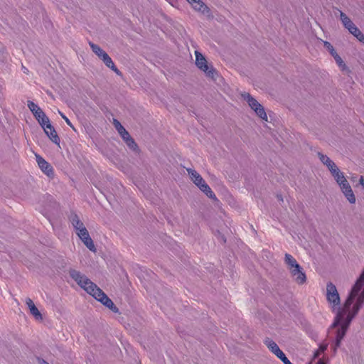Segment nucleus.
Here are the masks:
<instances>
[{
  "instance_id": "4",
  "label": "nucleus",
  "mask_w": 364,
  "mask_h": 364,
  "mask_svg": "<svg viewBox=\"0 0 364 364\" xmlns=\"http://www.w3.org/2000/svg\"><path fill=\"white\" fill-rule=\"evenodd\" d=\"M241 96L258 117L264 122H268V117L264 107L255 98L247 92L242 93Z\"/></svg>"
},
{
  "instance_id": "28",
  "label": "nucleus",
  "mask_w": 364,
  "mask_h": 364,
  "mask_svg": "<svg viewBox=\"0 0 364 364\" xmlns=\"http://www.w3.org/2000/svg\"><path fill=\"white\" fill-rule=\"evenodd\" d=\"M58 113L62 117V118L65 121L66 124L68 126H70L73 129L75 130V128H74L73 125L72 124V123L70 122V121L69 120V119L59 110H58Z\"/></svg>"
},
{
  "instance_id": "16",
  "label": "nucleus",
  "mask_w": 364,
  "mask_h": 364,
  "mask_svg": "<svg viewBox=\"0 0 364 364\" xmlns=\"http://www.w3.org/2000/svg\"><path fill=\"white\" fill-rule=\"evenodd\" d=\"M284 262L288 271L290 269L293 267H296V266L299 265V263L297 262L296 259L292 255L288 253H286L284 255Z\"/></svg>"
},
{
  "instance_id": "25",
  "label": "nucleus",
  "mask_w": 364,
  "mask_h": 364,
  "mask_svg": "<svg viewBox=\"0 0 364 364\" xmlns=\"http://www.w3.org/2000/svg\"><path fill=\"white\" fill-rule=\"evenodd\" d=\"M323 44L325 48L330 53L331 55L336 53L333 46L329 42L323 41Z\"/></svg>"
},
{
  "instance_id": "14",
  "label": "nucleus",
  "mask_w": 364,
  "mask_h": 364,
  "mask_svg": "<svg viewBox=\"0 0 364 364\" xmlns=\"http://www.w3.org/2000/svg\"><path fill=\"white\" fill-rule=\"evenodd\" d=\"M26 304L28 306V309L30 310L31 314L36 319L41 320L42 319V316H41L40 311H38V309H37V307L35 306L33 301L31 299L28 298L26 300Z\"/></svg>"
},
{
  "instance_id": "21",
  "label": "nucleus",
  "mask_w": 364,
  "mask_h": 364,
  "mask_svg": "<svg viewBox=\"0 0 364 364\" xmlns=\"http://www.w3.org/2000/svg\"><path fill=\"white\" fill-rule=\"evenodd\" d=\"M349 33L355 36L360 42L364 44V34L356 26H353L352 29L349 31Z\"/></svg>"
},
{
  "instance_id": "9",
  "label": "nucleus",
  "mask_w": 364,
  "mask_h": 364,
  "mask_svg": "<svg viewBox=\"0 0 364 364\" xmlns=\"http://www.w3.org/2000/svg\"><path fill=\"white\" fill-rule=\"evenodd\" d=\"M36 161L41 171L47 176L53 175V170L52 166L41 156L36 154Z\"/></svg>"
},
{
  "instance_id": "17",
  "label": "nucleus",
  "mask_w": 364,
  "mask_h": 364,
  "mask_svg": "<svg viewBox=\"0 0 364 364\" xmlns=\"http://www.w3.org/2000/svg\"><path fill=\"white\" fill-rule=\"evenodd\" d=\"M44 132L53 143L57 145L60 144V139L53 126H51L50 128L44 129Z\"/></svg>"
},
{
  "instance_id": "22",
  "label": "nucleus",
  "mask_w": 364,
  "mask_h": 364,
  "mask_svg": "<svg viewBox=\"0 0 364 364\" xmlns=\"http://www.w3.org/2000/svg\"><path fill=\"white\" fill-rule=\"evenodd\" d=\"M40 125L42 127V128L44 129H46L48 128H50L52 124L50 122V119L47 116H45L42 119H40V121H38Z\"/></svg>"
},
{
  "instance_id": "1",
  "label": "nucleus",
  "mask_w": 364,
  "mask_h": 364,
  "mask_svg": "<svg viewBox=\"0 0 364 364\" xmlns=\"http://www.w3.org/2000/svg\"><path fill=\"white\" fill-rule=\"evenodd\" d=\"M69 274L77 284L87 294L114 312H117L118 311L112 300L109 299L102 290L90 280L85 275L75 269H71Z\"/></svg>"
},
{
  "instance_id": "19",
  "label": "nucleus",
  "mask_w": 364,
  "mask_h": 364,
  "mask_svg": "<svg viewBox=\"0 0 364 364\" xmlns=\"http://www.w3.org/2000/svg\"><path fill=\"white\" fill-rule=\"evenodd\" d=\"M334 60L336 61V63L337 64L339 69L343 72H347L348 71V68L341 57L337 53V52L331 55Z\"/></svg>"
},
{
  "instance_id": "24",
  "label": "nucleus",
  "mask_w": 364,
  "mask_h": 364,
  "mask_svg": "<svg viewBox=\"0 0 364 364\" xmlns=\"http://www.w3.org/2000/svg\"><path fill=\"white\" fill-rule=\"evenodd\" d=\"M28 107L33 113V114H35L38 110L41 109V108L36 104L31 101L28 102Z\"/></svg>"
},
{
  "instance_id": "20",
  "label": "nucleus",
  "mask_w": 364,
  "mask_h": 364,
  "mask_svg": "<svg viewBox=\"0 0 364 364\" xmlns=\"http://www.w3.org/2000/svg\"><path fill=\"white\" fill-rule=\"evenodd\" d=\"M331 174L337 184H339V183H341L342 181L343 182L346 179L345 174L339 169V168L333 171Z\"/></svg>"
},
{
  "instance_id": "18",
  "label": "nucleus",
  "mask_w": 364,
  "mask_h": 364,
  "mask_svg": "<svg viewBox=\"0 0 364 364\" xmlns=\"http://www.w3.org/2000/svg\"><path fill=\"white\" fill-rule=\"evenodd\" d=\"M341 192L345 196L347 200L351 203L354 204L356 201L355 196L351 188V186H349L348 187H346L343 190H341Z\"/></svg>"
},
{
  "instance_id": "30",
  "label": "nucleus",
  "mask_w": 364,
  "mask_h": 364,
  "mask_svg": "<svg viewBox=\"0 0 364 364\" xmlns=\"http://www.w3.org/2000/svg\"><path fill=\"white\" fill-rule=\"evenodd\" d=\"M280 360L284 363V364H292L285 355Z\"/></svg>"
},
{
  "instance_id": "2",
  "label": "nucleus",
  "mask_w": 364,
  "mask_h": 364,
  "mask_svg": "<svg viewBox=\"0 0 364 364\" xmlns=\"http://www.w3.org/2000/svg\"><path fill=\"white\" fill-rule=\"evenodd\" d=\"M187 172L191 181L208 198L216 200L215 193L212 191L210 186L203 178L200 174L193 168H187Z\"/></svg>"
},
{
  "instance_id": "8",
  "label": "nucleus",
  "mask_w": 364,
  "mask_h": 364,
  "mask_svg": "<svg viewBox=\"0 0 364 364\" xmlns=\"http://www.w3.org/2000/svg\"><path fill=\"white\" fill-rule=\"evenodd\" d=\"M191 8L196 12L207 14L209 13V9L202 0H186Z\"/></svg>"
},
{
  "instance_id": "31",
  "label": "nucleus",
  "mask_w": 364,
  "mask_h": 364,
  "mask_svg": "<svg viewBox=\"0 0 364 364\" xmlns=\"http://www.w3.org/2000/svg\"><path fill=\"white\" fill-rule=\"evenodd\" d=\"M360 183L364 187V179L363 177L360 178Z\"/></svg>"
},
{
  "instance_id": "7",
  "label": "nucleus",
  "mask_w": 364,
  "mask_h": 364,
  "mask_svg": "<svg viewBox=\"0 0 364 364\" xmlns=\"http://www.w3.org/2000/svg\"><path fill=\"white\" fill-rule=\"evenodd\" d=\"M292 279L298 284H303L306 281V277L303 268L299 265L293 267L288 271Z\"/></svg>"
},
{
  "instance_id": "27",
  "label": "nucleus",
  "mask_w": 364,
  "mask_h": 364,
  "mask_svg": "<svg viewBox=\"0 0 364 364\" xmlns=\"http://www.w3.org/2000/svg\"><path fill=\"white\" fill-rule=\"evenodd\" d=\"M35 118L36 119L37 121H40L41 119H42L43 117H44L46 115V114L44 113V112L41 109L40 110H38L35 114H33Z\"/></svg>"
},
{
  "instance_id": "13",
  "label": "nucleus",
  "mask_w": 364,
  "mask_h": 364,
  "mask_svg": "<svg viewBox=\"0 0 364 364\" xmlns=\"http://www.w3.org/2000/svg\"><path fill=\"white\" fill-rule=\"evenodd\" d=\"M70 221L77 235L87 230L85 225L77 215H73L70 217Z\"/></svg>"
},
{
  "instance_id": "11",
  "label": "nucleus",
  "mask_w": 364,
  "mask_h": 364,
  "mask_svg": "<svg viewBox=\"0 0 364 364\" xmlns=\"http://www.w3.org/2000/svg\"><path fill=\"white\" fill-rule=\"evenodd\" d=\"M80 239L82 240V242L84 243V245L92 252H96V247L94 245V242L90 237L89 232L87 230L77 235Z\"/></svg>"
},
{
  "instance_id": "5",
  "label": "nucleus",
  "mask_w": 364,
  "mask_h": 364,
  "mask_svg": "<svg viewBox=\"0 0 364 364\" xmlns=\"http://www.w3.org/2000/svg\"><path fill=\"white\" fill-rule=\"evenodd\" d=\"M89 45L92 50V52L105 63V65L113 70L117 75H121V72L117 69L115 66L114 62L112 58L109 56V55L98 45L95 44L92 42L89 43Z\"/></svg>"
},
{
  "instance_id": "26",
  "label": "nucleus",
  "mask_w": 364,
  "mask_h": 364,
  "mask_svg": "<svg viewBox=\"0 0 364 364\" xmlns=\"http://www.w3.org/2000/svg\"><path fill=\"white\" fill-rule=\"evenodd\" d=\"M327 348V345L326 344H322L319 346V348H318V350L314 353V358H318L320 356L321 354L323 353L324 351L326 350Z\"/></svg>"
},
{
  "instance_id": "32",
  "label": "nucleus",
  "mask_w": 364,
  "mask_h": 364,
  "mask_svg": "<svg viewBox=\"0 0 364 364\" xmlns=\"http://www.w3.org/2000/svg\"><path fill=\"white\" fill-rule=\"evenodd\" d=\"M317 364H325V363L321 359H319Z\"/></svg>"
},
{
  "instance_id": "10",
  "label": "nucleus",
  "mask_w": 364,
  "mask_h": 364,
  "mask_svg": "<svg viewBox=\"0 0 364 364\" xmlns=\"http://www.w3.org/2000/svg\"><path fill=\"white\" fill-rule=\"evenodd\" d=\"M318 157L320 161L328 168L331 173L338 168L334 161H332L328 156L319 152L318 153Z\"/></svg>"
},
{
  "instance_id": "33",
  "label": "nucleus",
  "mask_w": 364,
  "mask_h": 364,
  "mask_svg": "<svg viewBox=\"0 0 364 364\" xmlns=\"http://www.w3.org/2000/svg\"><path fill=\"white\" fill-rule=\"evenodd\" d=\"M40 364H49V363H47L46 361L42 360L40 361Z\"/></svg>"
},
{
  "instance_id": "3",
  "label": "nucleus",
  "mask_w": 364,
  "mask_h": 364,
  "mask_svg": "<svg viewBox=\"0 0 364 364\" xmlns=\"http://www.w3.org/2000/svg\"><path fill=\"white\" fill-rule=\"evenodd\" d=\"M196 65L203 72L206 77L215 80L218 76V72L213 68L211 63H208L204 55L199 51H195Z\"/></svg>"
},
{
  "instance_id": "12",
  "label": "nucleus",
  "mask_w": 364,
  "mask_h": 364,
  "mask_svg": "<svg viewBox=\"0 0 364 364\" xmlns=\"http://www.w3.org/2000/svg\"><path fill=\"white\" fill-rule=\"evenodd\" d=\"M264 344L278 358L281 359L285 354L280 350L278 345L272 340L267 338L264 341Z\"/></svg>"
},
{
  "instance_id": "6",
  "label": "nucleus",
  "mask_w": 364,
  "mask_h": 364,
  "mask_svg": "<svg viewBox=\"0 0 364 364\" xmlns=\"http://www.w3.org/2000/svg\"><path fill=\"white\" fill-rule=\"evenodd\" d=\"M113 124L115 129L117 130L118 133L120 134L127 146L132 150H136V144L131 138L129 133L126 131L124 127L120 124V122L114 119Z\"/></svg>"
},
{
  "instance_id": "15",
  "label": "nucleus",
  "mask_w": 364,
  "mask_h": 364,
  "mask_svg": "<svg viewBox=\"0 0 364 364\" xmlns=\"http://www.w3.org/2000/svg\"><path fill=\"white\" fill-rule=\"evenodd\" d=\"M339 14L343 26L349 31L355 25L345 13L340 11Z\"/></svg>"
},
{
  "instance_id": "29",
  "label": "nucleus",
  "mask_w": 364,
  "mask_h": 364,
  "mask_svg": "<svg viewBox=\"0 0 364 364\" xmlns=\"http://www.w3.org/2000/svg\"><path fill=\"white\" fill-rule=\"evenodd\" d=\"M338 186H339L340 190L341 191L343 188H345L346 187H348L350 185L348 182L347 179H346L343 182L342 181L341 183H339V184H338Z\"/></svg>"
},
{
  "instance_id": "23",
  "label": "nucleus",
  "mask_w": 364,
  "mask_h": 364,
  "mask_svg": "<svg viewBox=\"0 0 364 364\" xmlns=\"http://www.w3.org/2000/svg\"><path fill=\"white\" fill-rule=\"evenodd\" d=\"M40 125L42 127V128L44 129H46L48 128H50L52 124L50 122V119L47 116H45L42 119H40V121H38Z\"/></svg>"
}]
</instances>
